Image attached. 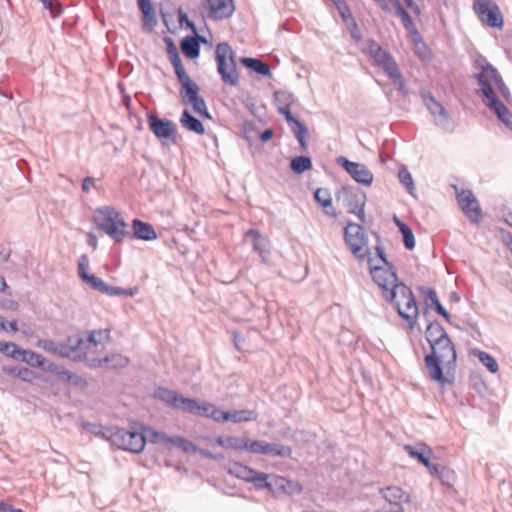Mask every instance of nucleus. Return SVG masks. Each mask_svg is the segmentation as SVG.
Masks as SVG:
<instances>
[{"label": "nucleus", "instance_id": "nucleus-1", "mask_svg": "<svg viewBox=\"0 0 512 512\" xmlns=\"http://www.w3.org/2000/svg\"><path fill=\"white\" fill-rule=\"evenodd\" d=\"M430 348L431 352L427 354L424 359L429 376L434 381L444 385L447 379L443 375L442 366H444L447 371L455 369L457 360L455 346L450 337H447L430 344Z\"/></svg>", "mask_w": 512, "mask_h": 512}, {"label": "nucleus", "instance_id": "nucleus-2", "mask_svg": "<svg viewBox=\"0 0 512 512\" xmlns=\"http://www.w3.org/2000/svg\"><path fill=\"white\" fill-rule=\"evenodd\" d=\"M93 221L96 227L107 234L116 243L130 236L127 223L121 213L112 206H103L94 210Z\"/></svg>", "mask_w": 512, "mask_h": 512}, {"label": "nucleus", "instance_id": "nucleus-3", "mask_svg": "<svg viewBox=\"0 0 512 512\" xmlns=\"http://www.w3.org/2000/svg\"><path fill=\"white\" fill-rule=\"evenodd\" d=\"M384 298L392 302L398 314L413 328L418 316V306L411 289L404 283L394 285Z\"/></svg>", "mask_w": 512, "mask_h": 512}, {"label": "nucleus", "instance_id": "nucleus-4", "mask_svg": "<svg viewBox=\"0 0 512 512\" xmlns=\"http://www.w3.org/2000/svg\"><path fill=\"white\" fill-rule=\"evenodd\" d=\"M155 398L165 402L168 406L179 409L191 414L210 417L214 405L209 403H200L196 399L187 398L176 391L167 388H158L155 391Z\"/></svg>", "mask_w": 512, "mask_h": 512}, {"label": "nucleus", "instance_id": "nucleus-5", "mask_svg": "<svg viewBox=\"0 0 512 512\" xmlns=\"http://www.w3.org/2000/svg\"><path fill=\"white\" fill-rule=\"evenodd\" d=\"M89 259L86 254L79 257L78 260V276L79 278L89 285L92 289L99 291L108 296H127L134 297L139 293L138 287L121 288L116 286H110L106 284L101 278H98L88 273Z\"/></svg>", "mask_w": 512, "mask_h": 512}, {"label": "nucleus", "instance_id": "nucleus-6", "mask_svg": "<svg viewBox=\"0 0 512 512\" xmlns=\"http://www.w3.org/2000/svg\"><path fill=\"white\" fill-rule=\"evenodd\" d=\"M103 438L110 441L117 449L139 454L144 450L146 436L141 432L124 428H106Z\"/></svg>", "mask_w": 512, "mask_h": 512}, {"label": "nucleus", "instance_id": "nucleus-7", "mask_svg": "<svg viewBox=\"0 0 512 512\" xmlns=\"http://www.w3.org/2000/svg\"><path fill=\"white\" fill-rule=\"evenodd\" d=\"M366 52L373 60L374 64L381 68L393 81V83L398 87V90L401 91L405 88V82L403 80L402 74L390 53L385 51L374 40H368Z\"/></svg>", "mask_w": 512, "mask_h": 512}, {"label": "nucleus", "instance_id": "nucleus-8", "mask_svg": "<svg viewBox=\"0 0 512 512\" xmlns=\"http://www.w3.org/2000/svg\"><path fill=\"white\" fill-rule=\"evenodd\" d=\"M215 60L222 82L229 86H237L239 74L236 66V54L227 42L216 45Z\"/></svg>", "mask_w": 512, "mask_h": 512}, {"label": "nucleus", "instance_id": "nucleus-9", "mask_svg": "<svg viewBox=\"0 0 512 512\" xmlns=\"http://www.w3.org/2000/svg\"><path fill=\"white\" fill-rule=\"evenodd\" d=\"M337 201L341 202L350 214H355L361 222H365L364 206L366 202L365 193L356 187L344 185L336 195Z\"/></svg>", "mask_w": 512, "mask_h": 512}, {"label": "nucleus", "instance_id": "nucleus-10", "mask_svg": "<svg viewBox=\"0 0 512 512\" xmlns=\"http://www.w3.org/2000/svg\"><path fill=\"white\" fill-rule=\"evenodd\" d=\"M480 72L475 75L479 89L477 93L483 97V99L494 96L496 94L494 92V86L499 82L502 78L498 73L497 69L492 66L485 58H481L477 61Z\"/></svg>", "mask_w": 512, "mask_h": 512}, {"label": "nucleus", "instance_id": "nucleus-11", "mask_svg": "<svg viewBox=\"0 0 512 512\" xmlns=\"http://www.w3.org/2000/svg\"><path fill=\"white\" fill-rule=\"evenodd\" d=\"M345 243L351 253L358 259H364L368 254V239L360 224L349 222L344 229Z\"/></svg>", "mask_w": 512, "mask_h": 512}, {"label": "nucleus", "instance_id": "nucleus-12", "mask_svg": "<svg viewBox=\"0 0 512 512\" xmlns=\"http://www.w3.org/2000/svg\"><path fill=\"white\" fill-rule=\"evenodd\" d=\"M473 9L479 20L492 28L503 27V15L499 6L492 0H474Z\"/></svg>", "mask_w": 512, "mask_h": 512}, {"label": "nucleus", "instance_id": "nucleus-13", "mask_svg": "<svg viewBox=\"0 0 512 512\" xmlns=\"http://www.w3.org/2000/svg\"><path fill=\"white\" fill-rule=\"evenodd\" d=\"M248 451L254 454H262L269 456H278L290 458L292 456V448L279 443H268L260 440H250Z\"/></svg>", "mask_w": 512, "mask_h": 512}, {"label": "nucleus", "instance_id": "nucleus-14", "mask_svg": "<svg viewBox=\"0 0 512 512\" xmlns=\"http://www.w3.org/2000/svg\"><path fill=\"white\" fill-rule=\"evenodd\" d=\"M337 163L358 183L369 186L373 181L372 172L361 163L352 162L343 156L337 158Z\"/></svg>", "mask_w": 512, "mask_h": 512}, {"label": "nucleus", "instance_id": "nucleus-15", "mask_svg": "<svg viewBox=\"0 0 512 512\" xmlns=\"http://www.w3.org/2000/svg\"><path fill=\"white\" fill-rule=\"evenodd\" d=\"M457 201L468 219L472 223H479L482 211L474 194L470 190H463L457 194Z\"/></svg>", "mask_w": 512, "mask_h": 512}, {"label": "nucleus", "instance_id": "nucleus-16", "mask_svg": "<svg viewBox=\"0 0 512 512\" xmlns=\"http://www.w3.org/2000/svg\"><path fill=\"white\" fill-rule=\"evenodd\" d=\"M370 262V274L373 278V281L382 289L383 294L388 293L390 289L394 285H398L399 283H396L397 281V275L395 272L391 270V266L384 267V266H377L372 265V259L369 260Z\"/></svg>", "mask_w": 512, "mask_h": 512}, {"label": "nucleus", "instance_id": "nucleus-17", "mask_svg": "<svg viewBox=\"0 0 512 512\" xmlns=\"http://www.w3.org/2000/svg\"><path fill=\"white\" fill-rule=\"evenodd\" d=\"M423 100L427 109L434 115L436 124L445 131H453L454 124L444 107L430 93L423 95Z\"/></svg>", "mask_w": 512, "mask_h": 512}, {"label": "nucleus", "instance_id": "nucleus-18", "mask_svg": "<svg viewBox=\"0 0 512 512\" xmlns=\"http://www.w3.org/2000/svg\"><path fill=\"white\" fill-rule=\"evenodd\" d=\"M270 484L268 491L274 496L282 494L294 495L302 492V486L296 482L291 481L283 476L270 474Z\"/></svg>", "mask_w": 512, "mask_h": 512}, {"label": "nucleus", "instance_id": "nucleus-19", "mask_svg": "<svg viewBox=\"0 0 512 512\" xmlns=\"http://www.w3.org/2000/svg\"><path fill=\"white\" fill-rule=\"evenodd\" d=\"M203 7L207 10L208 18L212 20L230 18L235 10L233 0H206Z\"/></svg>", "mask_w": 512, "mask_h": 512}, {"label": "nucleus", "instance_id": "nucleus-20", "mask_svg": "<svg viewBox=\"0 0 512 512\" xmlns=\"http://www.w3.org/2000/svg\"><path fill=\"white\" fill-rule=\"evenodd\" d=\"M148 124L157 138H172V142L176 143L174 138L176 133L175 124L171 120L160 119L158 116L150 114L148 115Z\"/></svg>", "mask_w": 512, "mask_h": 512}, {"label": "nucleus", "instance_id": "nucleus-21", "mask_svg": "<svg viewBox=\"0 0 512 512\" xmlns=\"http://www.w3.org/2000/svg\"><path fill=\"white\" fill-rule=\"evenodd\" d=\"M244 237L245 239H251L253 250L260 255L263 262H266L270 255L269 240L256 229H250L246 231Z\"/></svg>", "mask_w": 512, "mask_h": 512}, {"label": "nucleus", "instance_id": "nucleus-22", "mask_svg": "<svg viewBox=\"0 0 512 512\" xmlns=\"http://www.w3.org/2000/svg\"><path fill=\"white\" fill-rule=\"evenodd\" d=\"M65 354L63 357H81L86 356V342L79 334L69 336L65 342H61Z\"/></svg>", "mask_w": 512, "mask_h": 512}, {"label": "nucleus", "instance_id": "nucleus-23", "mask_svg": "<svg viewBox=\"0 0 512 512\" xmlns=\"http://www.w3.org/2000/svg\"><path fill=\"white\" fill-rule=\"evenodd\" d=\"M483 102L496 114L501 122H503L508 128L512 129V114L505 104L497 98L496 94L483 99Z\"/></svg>", "mask_w": 512, "mask_h": 512}, {"label": "nucleus", "instance_id": "nucleus-24", "mask_svg": "<svg viewBox=\"0 0 512 512\" xmlns=\"http://www.w3.org/2000/svg\"><path fill=\"white\" fill-rule=\"evenodd\" d=\"M129 362L128 357L117 353L104 358L92 359L90 366L94 368L106 367L110 369H120L126 367Z\"/></svg>", "mask_w": 512, "mask_h": 512}, {"label": "nucleus", "instance_id": "nucleus-25", "mask_svg": "<svg viewBox=\"0 0 512 512\" xmlns=\"http://www.w3.org/2000/svg\"><path fill=\"white\" fill-rule=\"evenodd\" d=\"M380 494L391 504V508H397V505H400V502L409 503L411 500L410 495L398 486L382 488L380 489Z\"/></svg>", "mask_w": 512, "mask_h": 512}, {"label": "nucleus", "instance_id": "nucleus-26", "mask_svg": "<svg viewBox=\"0 0 512 512\" xmlns=\"http://www.w3.org/2000/svg\"><path fill=\"white\" fill-rule=\"evenodd\" d=\"M133 237L144 240L152 241L157 239V233L153 226L147 222H143L139 219L132 221Z\"/></svg>", "mask_w": 512, "mask_h": 512}, {"label": "nucleus", "instance_id": "nucleus-27", "mask_svg": "<svg viewBox=\"0 0 512 512\" xmlns=\"http://www.w3.org/2000/svg\"><path fill=\"white\" fill-rule=\"evenodd\" d=\"M178 80L182 86L180 95L185 102L190 103L199 97V86L188 76V74L178 77Z\"/></svg>", "mask_w": 512, "mask_h": 512}, {"label": "nucleus", "instance_id": "nucleus-28", "mask_svg": "<svg viewBox=\"0 0 512 512\" xmlns=\"http://www.w3.org/2000/svg\"><path fill=\"white\" fill-rule=\"evenodd\" d=\"M200 41L206 42L201 36H187L181 40L180 47L184 55L190 59H195L200 54Z\"/></svg>", "mask_w": 512, "mask_h": 512}, {"label": "nucleus", "instance_id": "nucleus-29", "mask_svg": "<svg viewBox=\"0 0 512 512\" xmlns=\"http://www.w3.org/2000/svg\"><path fill=\"white\" fill-rule=\"evenodd\" d=\"M391 2L396 10L397 15L401 18V22L404 28L407 30V32L411 34L413 37H419L420 34L416 28V25L414 24L409 13L401 5L400 0H391Z\"/></svg>", "mask_w": 512, "mask_h": 512}, {"label": "nucleus", "instance_id": "nucleus-30", "mask_svg": "<svg viewBox=\"0 0 512 512\" xmlns=\"http://www.w3.org/2000/svg\"><path fill=\"white\" fill-rule=\"evenodd\" d=\"M159 443H162L164 445H174V446H177L179 448H181L184 452H196L197 451V446L181 437V436H168L166 433H163L161 434V438H159Z\"/></svg>", "mask_w": 512, "mask_h": 512}, {"label": "nucleus", "instance_id": "nucleus-31", "mask_svg": "<svg viewBox=\"0 0 512 512\" xmlns=\"http://www.w3.org/2000/svg\"><path fill=\"white\" fill-rule=\"evenodd\" d=\"M180 123L185 129L194 132L197 135H203L205 133V127L203 123L191 115L188 110H184L182 112Z\"/></svg>", "mask_w": 512, "mask_h": 512}, {"label": "nucleus", "instance_id": "nucleus-32", "mask_svg": "<svg viewBox=\"0 0 512 512\" xmlns=\"http://www.w3.org/2000/svg\"><path fill=\"white\" fill-rule=\"evenodd\" d=\"M315 201L325 209L329 216L336 217L335 209L332 206L331 193L326 188H318L314 193Z\"/></svg>", "mask_w": 512, "mask_h": 512}, {"label": "nucleus", "instance_id": "nucleus-33", "mask_svg": "<svg viewBox=\"0 0 512 512\" xmlns=\"http://www.w3.org/2000/svg\"><path fill=\"white\" fill-rule=\"evenodd\" d=\"M17 360L25 362L32 367L42 368L43 370L47 364V360L42 355L32 350L25 349H21L20 356Z\"/></svg>", "mask_w": 512, "mask_h": 512}, {"label": "nucleus", "instance_id": "nucleus-34", "mask_svg": "<svg viewBox=\"0 0 512 512\" xmlns=\"http://www.w3.org/2000/svg\"><path fill=\"white\" fill-rule=\"evenodd\" d=\"M241 63L248 69L253 70L254 72L269 77H272V73L270 71V67L265 62L257 59V58H250V57H243L241 58Z\"/></svg>", "mask_w": 512, "mask_h": 512}, {"label": "nucleus", "instance_id": "nucleus-35", "mask_svg": "<svg viewBox=\"0 0 512 512\" xmlns=\"http://www.w3.org/2000/svg\"><path fill=\"white\" fill-rule=\"evenodd\" d=\"M223 418H226V421L240 423L244 421H255L258 418V414L254 410H232L226 411Z\"/></svg>", "mask_w": 512, "mask_h": 512}, {"label": "nucleus", "instance_id": "nucleus-36", "mask_svg": "<svg viewBox=\"0 0 512 512\" xmlns=\"http://www.w3.org/2000/svg\"><path fill=\"white\" fill-rule=\"evenodd\" d=\"M425 336L429 345L449 337L444 327L437 321H433L428 325Z\"/></svg>", "mask_w": 512, "mask_h": 512}, {"label": "nucleus", "instance_id": "nucleus-37", "mask_svg": "<svg viewBox=\"0 0 512 512\" xmlns=\"http://www.w3.org/2000/svg\"><path fill=\"white\" fill-rule=\"evenodd\" d=\"M137 4L143 14V26H155L157 19L151 0H137Z\"/></svg>", "mask_w": 512, "mask_h": 512}, {"label": "nucleus", "instance_id": "nucleus-38", "mask_svg": "<svg viewBox=\"0 0 512 512\" xmlns=\"http://www.w3.org/2000/svg\"><path fill=\"white\" fill-rule=\"evenodd\" d=\"M404 450L411 458L416 459L420 463L422 460H424L426 455L433 454L432 449L424 443H417L415 445H405Z\"/></svg>", "mask_w": 512, "mask_h": 512}, {"label": "nucleus", "instance_id": "nucleus-39", "mask_svg": "<svg viewBox=\"0 0 512 512\" xmlns=\"http://www.w3.org/2000/svg\"><path fill=\"white\" fill-rule=\"evenodd\" d=\"M289 128L295 138L298 140L302 150H306L308 147L307 137L309 135L307 127L301 121L296 120L289 126Z\"/></svg>", "mask_w": 512, "mask_h": 512}, {"label": "nucleus", "instance_id": "nucleus-40", "mask_svg": "<svg viewBox=\"0 0 512 512\" xmlns=\"http://www.w3.org/2000/svg\"><path fill=\"white\" fill-rule=\"evenodd\" d=\"M104 340H110L109 329H100L88 332V336L85 339L86 351L90 348V346H98Z\"/></svg>", "mask_w": 512, "mask_h": 512}, {"label": "nucleus", "instance_id": "nucleus-41", "mask_svg": "<svg viewBox=\"0 0 512 512\" xmlns=\"http://www.w3.org/2000/svg\"><path fill=\"white\" fill-rule=\"evenodd\" d=\"M426 301H430L428 304L431 308H433L438 314H440L444 319L450 322L451 315L447 312V310L440 303L437 293L434 289H428Z\"/></svg>", "mask_w": 512, "mask_h": 512}, {"label": "nucleus", "instance_id": "nucleus-42", "mask_svg": "<svg viewBox=\"0 0 512 512\" xmlns=\"http://www.w3.org/2000/svg\"><path fill=\"white\" fill-rule=\"evenodd\" d=\"M254 472V469L238 462L233 463L229 468V473L231 475L239 479H242L246 482H250V479L253 476Z\"/></svg>", "mask_w": 512, "mask_h": 512}, {"label": "nucleus", "instance_id": "nucleus-43", "mask_svg": "<svg viewBox=\"0 0 512 512\" xmlns=\"http://www.w3.org/2000/svg\"><path fill=\"white\" fill-rule=\"evenodd\" d=\"M472 354L478 358V360L490 371L491 373L498 372L499 366L497 361L489 353L474 349Z\"/></svg>", "mask_w": 512, "mask_h": 512}, {"label": "nucleus", "instance_id": "nucleus-44", "mask_svg": "<svg viewBox=\"0 0 512 512\" xmlns=\"http://www.w3.org/2000/svg\"><path fill=\"white\" fill-rule=\"evenodd\" d=\"M37 347L43 349L45 352L54 355H59L63 357V354H65L63 350L64 347L62 346L61 342H55L53 340L39 339L37 341Z\"/></svg>", "mask_w": 512, "mask_h": 512}, {"label": "nucleus", "instance_id": "nucleus-45", "mask_svg": "<svg viewBox=\"0 0 512 512\" xmlns=\"http://www.w3.org/2000/svg\"><path fill=\"white\" fill-rule=\"evenodd\" d=\"M44 370L52 372L67 381H71L73 378H77V379L81 380L80 376L71 373L70 371L65 369L63 366L56 365L49 361H47V364H46Z\"/></svg>", "mask_w": 512, "mask_h": 512}, {"label": "nucleus", "instance_id": "nucleus-46", "mask_svg": "<svg viewBox=\"0 0 512 512\" xmlns=\"http://www.w3.org/2000/svg\"><path fill=\"white\" fill-rule=\"evenodd\" d=\"M312 167L311 159L307 156H297L290 162V168L293 172L301 174Z\"/></svg>", "mask_w": 512, "mask_h": 512}, {"label": "nucleus", "instance_id": "nucleus-47", "mask_svg": "<svg viewBox=\"0 0 512 512\" xmlns=\"http://www.w3.org/2000/svg\"><path fill=\"white\" fill-rule=\"evenodd\" d=\"M434 476H437L440 479V481L446 486H452L455 480L454 471L440 464L438 465L437 470H435Z\"/></svg>", "mask_w": 512, "mask_h": 512}, {"label": "nucleus", "instance_id": "nucleus-48", "mask_svg": "<svg viewBox=\"0 0 512 512\" xmlns=\"http://www.w3.org/2000/svg\"><path fill=\"white\" fill-rule=\"evenodd\" d=\"M270 474L258 472L255 470L249 483H252L256 489H269Z\"/></svg>", "mask_w": 512, "mask_h": 512}, {"label": "nucleus", "instance_id": "nucleus-49", "mask_svg": "<svg viewBox=\"0 0 512 512\" xmlns=\"http://www.w3.org/2000/svg\"><path fill=\"white\" fill-rule=\"evenodd\" d=\"M21 349L13 342H0V352L14 360L19 358Z\"/></svg>", "mask_w": 512, "mask_h": 512}, {"label": "nucleus", "instance_id": "nucleus-50", "mask_svg": "<svg viewBox=\"0 0 512 512\" xmlns=\"http://www.w3.org/2000/svg\"><path fill=\"white\" fill-rule=\"evenodd\" d=\"M249 442V439L229 436L226 437L225 448L248 451Z\"/></svg>", "mask_w": 512, "mask_h": 512}, {"label": "nucleus", "instance_id": "nucleus-51", "mask_svg": "<svg viewBox=\"0 0 512 512\" xmlns=\"http://www.w3.org/2000/svg\"><path fill=\"white\" fill-rule=\"evenodd\" d=\"M3 370L9 374L13 375L15 377H18L24 381H32L33 378V372L28 368H10V367H4Z\"/></svg>", "mask_w": 512, "mask_h": 512}, {"label": "nucleus", "instance_id": "nucleus-52", "mask_svg": "<svg viewBox=\"0 0 512 512\" xmlns=\"http://www.w3.org/2000/svg\"><path fill=\"white\" fill-rule=\"evenodd\" d=\"M398 178L399 181L403 184V186L406 187L408 192L412 194L414 187V182L411 173L408 171L407 168L403 167L398 172Z\"/></svg>", "mask_w": 512, "mask_h": 512}, {"label": "nucleus", "instance_id": "nucleus-53", "mask_svg": "<svg viewBox=\"0 0 512 512\" xmlns=\"http://www.w3.org/2000/svg\"><path fill=\"white\" fill-rule=\"evenodd\" d=\"M401 234L403 236L404 247L407 250H413L416 243L412 229L408 226H402Z\"/></svg>", "mask_w": 512, "mask_h": 512}, {"label": "nucleus", "instance_id": "nucleus-54", "mask_svg": "<svg viewBox=\"0 0 512 512\" xmlns=\"http://www.w3.org/2000/svg\"><path fill=\"white\" fill-rule=\"evenodd\" d=\"M189 104L192 105L193 110L202 117L211 118L207 110L206 102L203 98L198 97Z\"/></svg>", "mask_w": 512, "mask_h": 512}, {"label": "nucleus", "instance_id": "nucleus-55", "mask_svg": "<svg viewBox=\"0 0 512 512\" xmlns=\"http://www.w3.org/2000/svg\"><path fill=\"white\" fill-rule=\"evenodd\" d=\"M169 59L171 61V64L174 67V71H175L177 78L187 74L182 65V61H181L179 52L170 54Z\"/></svg>", "mask_w": 512, "mask_h": 512}, {"label": "nucleus", "instance_id": "nucleus-56", "mask_svg": "<svg viewBox=\"0 0 512 512\" xmlns=\"http://www.w3.org/2000/svg\"><path fill=\"white\" fill-rule=\"evenodd\" d=\"M45 9H48L53 17H57L62 12V8L58 0H39Z\"/></svg>", "mask_w": 512, "mask_h": 512}, {"label": "nucleus", "instance_id": "nucleus-57", "mask_svg": "<svg viewBox=\"0 0 512 512\" xmlns=\"http://www.w3.org/2000/svg\"><path fill=\"white\" fill-rule=\"evenodd\" d=\"M275 100L279 102L282 105H288V107L291 106L293 103V95L285 92V91H276L274 93Z\"/></svg>", "mask_w": 512, "mask_h": 512}, {"label": "nucleus", "instance_id": "nucleus-58", "mask_svg": "<svg viewBox=\"0 0 512 512\" xmlns=\"http://www.w3.org/2000/svg\"><path fill=\"white\" fill-rule=\"evenodd\" d=\"M278 113L282 116H284L288 126H290L292 123H294L297 118H295L290 111V107L288 105H282L278 107Z\"/></svg>", "mask_w": 512, "mask_h": 512}, {"label": "nucleus", "instance_id": "nucleus-59", "mask_svg": "<svg viewBox=\"0 0 512 512\" xmlns=\"http://www.w3.org/2000/svg\"><path fill=\"white\" fill-rule=\"evenodd\" d=\"M0 330L17 332L19 330L17 321L13 320L11 322H6L5 319L0 316Z\"/></svg>", "mask_w": 512, "mask_h": 512}, {"label": "nucleus", "instance_id": "nucleus-60", "mask_svg": "<svg viewBox=\"0 0 512 512\" xmlns=\"http://www.w3.org/2000/svg\"><path fill=\"white\" fill-rule=\"evenodd\" d=\"M334 5L339 10L342 18L346 20V13L349 12V8L344 0H333Z\"/></svg>", "mask_w": 512, "mask_h": 512}, {"label": "nucleus", "instance_id": "nucleus-61", "mask_svg": "<svg viewBox=\"0 0 512 512\" xmlns=\"http://www.w3.org/2000/svg\"><path fill=\"white\" fill-rule=\"evenodd\" d=\"M225 413H226V411H222L214 406L212 411L210 412L209 418H212L213 420H215L217 422H224V421H226V418H223V415Z\"/></svg>", "mask_w": 512, "mask_h": 512}, {"label": "nucleus", "instance_id": "nucleus-62", "mask_svg": "<svg viewBox=\"0 0 512 512\" xmlns=\"http://www.w3.org/2000/svg\"><path fill=\"white\" fill-rule=\"evenodd\" d=\"M433 454H428L426 455V457L424 458V460L421 461V464H423L427 469L428 471L430 472V474L432 476H434V472L435 470H437V467L439 464H431L430 463V458Z\"/></svg>", "mask_w": 512, "mask_h": 512}, {"label": "nucleus", "instance_id": "nucleus-63", "mask_svg": "<svg viewBox=\"0 0 512 512\" xmlns=\"http://www.w3.org/2000/svg\"><path fill=\"white\" fill-rule=\"evenodd\" d=\"M433 454H428L426 455V457L424 458V460L421 461V464H423L427 469L428 471L430 472V474L432 476H434V472L435 470H437V467L439 464H431L430 463V458Z\"/></svg>", "mask_w": 512, "mask_h": 512}, {"label": "nucleus", "instance_id": "nucleus-64", "mask_svg": "<svg viewBox=\"0 0 512 512\" xmlns=\"http://www.w3.org/2000/svg\"><path fill=\"white\" fill-rule=\"evenodd\" d=\"M495 87L499 90L500 94L504 98L508 99L510 97V91H509L508 87L506 86V84L504 83L502 78L499 80V82L496 84Z\"/></svg>", "mask_w": 512, "mask_h": 512}]
</instances>
